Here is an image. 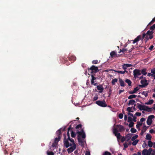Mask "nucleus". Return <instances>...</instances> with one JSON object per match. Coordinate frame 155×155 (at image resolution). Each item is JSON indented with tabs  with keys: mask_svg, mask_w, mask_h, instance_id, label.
I'll use <instances>...</instances> for the list:
<instances>
[{
	"mask_svg": "<svg viewBox=\"0 0 155 155\" xmlns=\"http://www.w3.org/2000/svg\"><path fill=\"white\" fill-rule=\"evenodd\" d=\"M150 30H152V31H153V30L155 29V24L150 27Z\"/></svg>",
	"mask_w": 155,
	"mask_h": 155,
	"instance_id": "obj_41",
	"label": "nucleus"
},
{
	"mask_svg": "<svg viewBox=\"0 0 155 155\" xmlns=\"http://www.w3.org/2000/svg\"><path fill=\"white\" fill-rule=\"evenodd\" d=\"M114 71L116 72H117L118 73H120V74H124V71H116V70H114Z\"/></svg>",
	"mask_w": 155,
	"mask_h": 155,
	"instance_id": "obj_45",
	"label": "nucleus"
},
{
	"mask_svg": "<svg viewBox=\"0 0 155 155\" xmlns=\"http://www.w3.org/2000/svg\"><path fill=\"white\" fill-rule=\"evenodd\" d=\"M142 125V123H140L139 122H137V124L136 125V128L139 130H140V126Z\"/></svg>",
	"mask_w": 155,
	"mask_h": 155,
	"instance_id": "obj_23",
	"label": "nucleus"
},
{
	"mask_svg": "<svg viewBox=\"0 0 155 155\" xmlns=\"http://www.w3.org/2000/svg\"><path fill=\"white\" fill-rule=\"evenodd\" d=\"M92 63L93 64H96L98 63V61L97 60H95L93 61H92Z\"/></svg>",
	"mask_w": 155,
	"mask_h": 155,
	"instance_id": "obj_42",
	"label": "nucleus"
},
{
	"mask_svg": "<svg viewBox=\"0 0 155 155\" xmlns=\"http://www.w3.org/2000/svg\"><path fill=\"white\" fill-rule=\"evenodd\" d=\"M147 108H146L145 111L147 112H151L152 111L153 108H149L148 106H147Z\"/></svg>",
	"mask_w": 155,
	"mask_h": 155,
	"instance_id": "obj_31",
	"label": "nucleus"
},
{
	"mask_svg": "<svg viewBox=\"0 0 155 155\" xmlns=\"http://www.w3.org/2000/svg\"><path fill=\"white\" fill-rule=\"evenodd\" d=\"M125 82L128 84L129 86H130L131 85L132 82L130 80L127 79L125 80Z\"/></svg>",
	"mask_w": 155,
	"mask_h": 155,
	"instance_id": "obj_28",
	"label": "nucleus"
},
{
	"mask_svg": "<svg viewBox=\"0 0 155 155\" xmlns=\"http://www.w3.org/2000/svg\"><path fill=\"white\" fill-rule=\"evenodd\" d=\"M117 127L119 128V130L120 132H122L125 130L124 128V126L122 125H117Z\"/></svg>",
	"mask_w": 155,
	"mask_h": 155,
	"instance_id": "obj_15",
	"label": "nucleus"
},
{
	"mask_svg": "<svg viewBox=\"0 0 155 155\" xmlns=\"http://www.w3.org/2000/svg\"><path fill=\"white\" fill-rule=\"evenodd\" d=\"M136 103L135 101L133 99H131L129 101L128 103L129 105H133Z\"/></svg>",
	"mask_w": 155,
	"mask_h": 155,
	"instance_id": "obj_24",
	"label": "nucleus"
},
{
	"mask_svg": "<svg viewBox=\"0 0 155 155\" xmlns=\"http://www.w3.org/2000/svg\"><path fill=\"white\" fill-rule=\"evenodd\" d=\"M85 155H90V153L89 152L87 151L85 152Z\"/></svg>",
	"mask_w": 155,
	"mask_h": 155,
	"instance_id": "obj_59",
	"label": "nucleus"
},
{
	"mask_svg": "<svg viewBox=\"0 0 155 155\" xmlns=\"http://www.w3.org/2000/svg\"><path fill=\"white\" fill-rule=\"evenodd\" d=\"M76 59V57L74 55L71 56L68 58L69 60L70 61H71V62H73L74 61H75Z\"/></svg>",
	"mask_w": 155,
	"mask_h": 155,
	"instance_id": "obj_16",
	"label": "nucleus"
},
{
	"mask_svg": "<svg viewBox=\"0 0 155 155\" xmlns=\"http://www.w3.org/2000/svg\"><path fill=\"white\" fill-rule=\"evenodd\" d=\"M146 69H143L142 70L141 73V74H142L143 75H145L147 74V73L146 72Z\"/></svg>",
	"mask_w": 155,
	"mask_h": 155,
	"instance_id": "obj_32",
	"label": "nucleus"
},
{
	"mask_svg": "<svg viewBox=\"0 0 155 155\" xmlns=\"http://www.w3.org/2000/svg\"><path fill=\"white\" fill-rule=\"evenodd\" d=\"M138 137V136L137 135H136L134 136L131 138V140L134 141Z\"/></svg>",
	"mask_w": 155,
	"mask_h": 155,
	"instance_id": "obj_36",
	"label": "nucleus"
},
{
	"mask_svg": "<svg viewBox=\"0 0 155 155\" xmlns=\"http://www.w3.org/2000/svg\"><path fill=\"white\" fill-rule=\"evenodd\" d=\"M56 134L58 137L60 136L61 137V129H59L56 132Z\"/></svg>",
	"mask_w": 155,
	"mask_h": 155,
	"instance_id": "obj_26",
	"label": "nucleus"
},
{
	"mask_svg": "<svg viewBox=\"0 0 155 155\" xmlns=\"http://www.w3.org/2000/svg\"><path fill=\"white\" fill-rule=\"evenodd\" d=\"M137 108L140 110H146V108H147V106L144 105L140 104L139 103L137 104Z\"/></svg>",
	"mask_w": 155,
	"mask_h": 155,
	"instance_id": "obj_10",
	"label": "nucleus"
},
{
	"mask_svg": "<svg viewBox=\"0 0 155 155\" xmlns=\"http://www.w3.org/2000/svg\"><path fill=\"white\" fill-rule=\"evenodd\" d=\"M132 135V134H128L126 136V140L127 142L129 141L131 139Z\"/></svg>",
	"mask_w": 155,
	"mask_h": 155,
	"instance_id": "obj_17",
	"label": "nucleus"
},
{
	"mask_svg": "<svg viewBox=\"0 0 155 155\" xmlns=\"http://www.w3.org/2000/svg\"><path fill=\"white\" fill-rule=\"evenodd\" d=\"M112 93V90L111 88L110 87L109 89V91L108 92V94H111Z\"/></svg>",
	"mask_w": 155,
	"mask_h": 155,
	"instance_id": "obj_56",
	"label": "nucleus"
},
{
	"mask_svg": "<svg viewBox=\"0 0 155 155\" xmlns=\"http://www.w3.org/2000/svg\"><path fill=\"white\" fill-rule=\"evenodd\" d=\"M140 83L142 84L139 85V86L141 88H143L147 86L148 84V83L147 82V80L146 79L141 80Z\"/></svg>",
	"mask_w": 155,
	"mask_h": 155,
	"instance_id": "obj_8",
	"label": "nucleus"
},
{
	"mask_svg": "<svg viewBox=\"0 0 155 155\" xmlns=\"http://www.w3.org/2000/svg\"><path fill=\"white\" fill-rule=\"evenodd\" d=\"M118 117L120 119H122L123 117V114L122 113H120L118 116Z\"/></svg>",
	"mask_w": 155,
	"mask_h": 155,
	"instance_id": "obj_50",
	"label": "nucleus"
},
{
	"mask_svg": "<svg viewBox=\"0 0 155 155\" xmlns=\"http://www.w3.org/2000/svg\"><path fill=\"white\" fill-rule=\"evenodd\" d=\"M71 129V125H70L69 127L68 128V132L67 133V139H71V138H70V134L69 133V131Z\"/></svg>",
	"mask_w": 155,
	"mask_h": 155,
	"instance_id": "obj_19",
	"label": "nucleus"
},
{
	"mask_svg": "<svg viewBox=\"0 0 155 155\" xmlns=\"http://www.w3.org/2000/svg\"><path fill=\"white\" fill-rule=\"evenodd\" d=\"M148 145L150 147H151L153 146V143L150 140H149L148 142Z\"/></svg>",
	"mask_w": 155,
	"mask_h": 155,
	"instance_id": "obj_35",
	"label": "nucleus"
},
{
	"mask_svg": "<svg viewBox=\"0 0 155 155\" xmlns=\"http://www.w3.org/2000/svg\"><path fill=\"white\" fill-rule=\"evenodd\" d=\"M60 139H61V137L60 136L58 137H56V138H55V140H54V143L56 145H57L58 144V141L60 140Z\"/></svg>",
	"mask_w": 155,
	"mask_h": 155,
	"instance_id": "obj_22",
	"label": "nucleus"
},
{
	"mask_svg": "<svg viewBox=\"0 0 155 155\" xmlns=\"http://www.w3.org/2000/svg\"><path fill=\"white\" fill-rule=\"evenodd\" d=\"M142 94L143 95H144L145 97H147L148 95V94L147 92H146L145 91H143L142 93Z\"/></svg>",
	"mask_w": 155,
	"mask_h": 155,
	"instance_id": "obj_46",
	"label": "nucleus"
},
{
	"mask_svg": "<svg viewBox=\"0 0 155 155\" xmlns=\"http://www.w3.org/2000/svg\"><path fill=\"white\" fill-rule=\"evenodd\" d=\"M95 103L98 106L102 107H105L107 106L105 101H96Z\"/></svg>",
	"mask_w": 155,
	"mask_h": 155,
	"instance_id": "obj_6",
	"label": "nucleus"
},
{
	"mask_svg": "<svg viewBox=\"0 0 155 155\" xmlns=\"http://www.w3.org/2000/svg\"><path fill=\"white\" fill-rule=\"evenodd\" d=\"M124 90H119V94H120L122 92H124Z\"/></svg>",
	"mask_w": 155,
	"mask_h": 155,
	"instance_id": "obj_60",
	"label": "nucleus"
},
{
	"mask_svg": "<svg viewBox=\"0 0 155 155\" xmlns=\"http://www.w3.org/2000/svg\"><path fill=\"white\" fill-rule=\"evenodd\" d=\"M110 55L111 56V58H114L115 57H118L119 56V55L118 54H117L116 52L115 51H112L110 54Z\"/></svg>",
	"mask_w": 155,
	"mask_h": 155,
	"instance_id": "obj_12",
	"label": "nucleus"
},
{
	"mask_svg": "<svg viewBox=\"0 0 155 155\" xmlns=\"http://www.w3.org/2000/svg\"><path fill=\"white\" fill-rule=\"evenodd\" d=\"M130 131L132 133H135L137 132V130L134 128H131L130 129Z\"/></svg>",
	"mask_w": 155,
	"mask_h": 155,
	"instance_id": "obj_37",
	"label": "nucleus"
},
{
	"mask_svg": "<svg viewBox=\"0 0 155 155\" xmlns=\"http://www.w3.org/2000/svg\"><path fill=\"white\" fill-rule=\"evenodd\" d=\"M130 123L129 124V127H133L134 123L133 122H130Z\"/></svg>",
	"mask_w": 155,
	"mask_h": 155,
	"instance_id": "obj_43",
	"label": "nucleus"
},
{
	"mask_svg": "<svg viewBox=\"0 0 155 155\" xmlns=\"http://www.w3.org/2000/svg\"><path fill=\"white\" fill-rule=\"evenodd\" d=\"M126 137H125L124 136H123L122 138H121V142L122 143H123L124 142V141L126 140Z\"/></svg>",
	"mask_w": 155,
	"mask_h": 155,
	"instance_id": "obj_48",
	"label": "nucleus"
},
{
	"mask_svg": "<svg viewBox=\"0 0 155 155\" xmlns=\"http://www.w3.org/2000/svg\"><path fill=\"white\" fill-rule=\"evenodd\" d=\"M139 89V88L138 87H137L134 89V90L133 91H129V93L130 94L135 93L136 92L138 91Z\"/></svg>",
	"mask_w": 155,
	"mask_h": 155,
	"instance_id": "obj_13",
	"label": "nucleus"
},
{
	"mask_svg": "<svg viewBox=\"0 0 155 155\" xmlns=\"http://www.w3.org/2000/svg\"><path fill=\"white\" fill-rule=\"evenodd\" d=\"M122 66L124 70H125L127 69V68L132 66V65L131 64H124Z\"/></svg>",
	"mask_w": 155,
	"mask_h": 155,
	"instance_id": "obj_18",
	"label": "nucleus"
},
{
	"mask_svg": "<svg viewBox=\"0 0 155 155\" xmlns=\"http://www.w3.org/2000/svg\"><path fill=\"white\" fill-rule=\"evenodd\" d=\"M145 131H144V130L143 129V130H141V133H140L141 135H142L144 133V132Z\"/></svg>",
	"mask_w": 155,
	"mask_h": 155,
	"instance_id": "obj_63",
	"label": "nucleus"
},
{
	"mask_svg": "<svg viewBox=\"0 0 155 155\" xmlns=\"http://www.w3.org/2000/svg\"><path fill=\"white\" fill-rule=\"evenodd\" d=\"M133 120L134 122H136L137 121V117L136 116H134L133 117Z\"/></svg>",
	"mask_w": 155,
	"mask_h": 155,
	"instance_id": "obj_55",
	"label": "nucleus"
},
{
	"mask_svg": "<svg viewBox=\"0 0 155 155\" xmlns=\"http://www.w3.org/2000/svg\"><path fill=\"white\" fill-rule=\"evenodd\" d=\"M96 79V77H95L93 76H92L91 77V85H93L95 86H96L97 84V83H95L94 80Z\"/></svg>",
	"mask_w": 155,
	"mask_h": 155,
	"instance_id": "obj_11",
	"label": "nucleus"
},
{
	"mask_svg": "<svg viewBox=\"0 0 155 155\" xmlns=\"http://www.w3.org/2000/svg\"><path fill=\"white\" fill-rule=\"evenodd\" d=\"M133 73L134 78L135 79L138 78V76L141 74L140 70L138 69H134L133 71Z\"/></svg>",
	"mask_w": 155,
	"mask_h": 155,
	"instance_id": "obj_5",
	"label": "nucleus"
},
{
	"mask_svg": "<svg viewBox=\"0 0 155 155\" xmlns=\"http://www.w3.org/2000/svg\"><path fill=\"white\" fill-rule=\"evenodd\" d=\"M143 155H150V152H149L147 149L143 150L142 152Z\"/></svg>",
	"mask_w": 155,
	"mask_h": 155,
	"instance_id": "obj_14",
	"label": "nucleus"
},
{
	"mask_svg": "<svg viewBox=\"0 0 155 155\" xmlns=\"http://www.w3.org/2000/svg\"><path fill=\"white\" fill-rule=\"evenodd\" d=\"M128 115H129L131 117H133L134 116L133 115V114H132V113H128Z\"/></svg>",
	"mask_w": 155,
	"mask_h": 155,
	"instance_id": "obj_64",
	"label": "nucleus"
},
{
	"mask_svg": "<svg viewBox=\"0 0 155 155\" xmlns=\"http://www.w3.org/2000/svg\"><path fill=\"white\" fill-rule=\"evenodd\" d=\"M146 120V119L144 117L142 118L140 120V121L142 123L143 121H145Z\"/></svg>",
	"mask_w": 155,
	"mask_h": 155,
	"instance_id": "obj_53",
	"label": "nucleus"
},
{
	"mask_svg": "<svg viewBox=\"0 0 155 155\" xmlns=\"http://www.w3.org/2000/svg\"><path fill=\"white\" fill-rule=\"evenodd\" d=\"M117 80H118L117 78H114L111 81L112 85H114L117 82Z\"/></svg>",
	"mask_w": 155,
	"mask_h": 155,
	"instance_id": "obj_29",
	"label": "nucleus"
},
{
	"mask_svg": "<svg viewBox=\"0 0 155 155\" xmlns=\"http://www.w3.org/2000/svg\"><path fill=\"white\" fill-rule=\"evenodd\" d=\"M124 146V148H126L128 147V145L126 143H125L123 144Z\"/></svg>",
	"mask_w": 155,
	"mask_h": 155,
	"instance_id": "obj_47",
	"label": "nucleus"
},
{
	"mask_svg": "<svg viewBox=\"0 0 155 155\" xmlns=\"http://www.w3.org/2000/svg\"><path fill=\"white\" fill-rule=\"evenodd\" d=\"M119 81L120 84V85L122 87H124L125 83L124 81L122 79L119 78Z\"/></svg>",
	"mask_w": 155,
	"mask_h": 155,
	"instance_id": "obj_21",
	"label": "nucleus"
},
{
	"mask_svg": "<svg viewBox=\"0 0 155 155\" xmlns=\"http://www.w3.org/2000/svg\"><path fill=\"white\" fill-rule=\"evenodd\" d=\"M151 72L153 74H155V69L152 70L151 71Z\"/></svg>",
	"mask_w": 155,
	"mask_h": 155,
	"instance_id": "obj_58",
	"label": "nucleus"
},
{
	"mask_svg": "<svg viewBox=\"0 0 155 155\" xmlns=\"http://www.w3.org/2000/svg\"><path fill=\"white\" fill-rule=\"evenodd\" d=\"M152 138V136L149 134H147L146 136V139L147 140H150Z\"/></svg>",
	"mask_w": 155,
	"mask_h": 155,
	"instance_id": "obj_25",
	"label": "nucleus"
},
{
	"mask_svg": "<svg viewBox=\"0 0 155 155\" xmlns=\"http://www.w3.org/2000/svg\"><path fill=\"white\" fill-rule=\"evenodd\" d=\"M82 125L81 124H79L76 126L75 128L77 129L76 132L77 134H78V140L79 142V144L83 146L84 145V143L80 137L79 136H81L82 138L84 139L85 138L86 135L83 129L82 128Z\"/></svg>",
	"mask_w": 155,
	"mask_h": 155,
	"instance_id": "obj_2",
	"label": "nucleus"
},
{
	"mask_svg": "<svg viewBox=\"0 0 155 155\" xmlns=\"http://www.w3.org/2000/svg\"><path fill=\"white\" fill-rule=\"evenodd\" d=\"M103 155H111V154L108 151H105Z\"/></svg>",
	"mask_w": 155,
	"mask_h": 155,
	"instance_id": "obj_44",
	"label": "nucleus"
},
{
	"mask_svg": "<svg viewBox=\"0 0 155 155\" xmlns=\"http://www.w3.org/2000/svg\"><path fill=\"white\" fill-rule=\"evenodd\" d=\"M139 140H135L132 143V144L133 146H135L136 145V144L138 142Z\"/></svg>",
	"mask_w": 155,
	"mask_h": 155,
	"instance_id": "obj_33",
	"label": "nucleus"
},
{
	"mask_svg": "<svg viewBox=\"0 0 155 155\" xmlns=\"http://www.w3.org/2000/svg\"><path fill=\"white\" fill-rule=\"evenodd\" d=\"M114 71V70H113L112 69H107V70H105V71L106 72H109V71Z\"/></svg>",
	"mask_w": 155,
	"mask_h": 155,
	"instance_id": "obj_61",
	"label": "nucleus"
},
{
	"mask_svg": "<svg viewBox=\"0 0 155 155\" xmlns=\"http://www.w3.org/2000/svg\"><path fill=\"white\" fill-rule=\"evenodd\" d=\"M153 102V100L152 99L150 100L148 102H146L145 103V104L149 105L152 104Z\"/></svg>",
	"mask_w": 155,
	"mask_h": 155,
	"instance_id": "obj_30",
	"label": "nucleus"
},
{
	"mask_svg": "<svg viewBox=\"0 0 155 155\" xmlns=\"http://www.w3.org/2000/svg\"><path fill=\"white\" fill-rule=\"evenodd\" d=\"M137 96V95L134 94H132L130 95L128 97V99H131L133 98H135Z\"/></svg>",
	"mask_w": 155,
	"mask_h": 155,
	"instance_id": "obj_27",
	"label": "nucleus"
},
{
	"mask_svg": "<svg viewBox=\"0 0 155 155\" xmlns=\"http://www.w3.org/2000/svg\"><path fill=\"white\" fill-rule=\"evenodd\" d=\"M133 120L132 117H128V120H127L128 122H133Z\"/></svg>",
	"mask_w": 155,
	"mask_h": 155,
	"instance_id": "obj_40",
	"label": "nucleus"
},
{
	"mask_svg": "<svg viewBox=\"0 0 155 155\" xmlns=\"http://www.w3.org/2000/svg\"><path fill=\"white\" fill-rule=\"evenodd\" d=\"M127 51V49L125 48H123L122 49H120V52H119V53H120L121 52H124L125 51Z\"/></svg>",
	"mask_w": 155,
	"mask_h": 155,
	"instance_id": "obj_38",
	"label": "nucleus"
},
{
	"mask_svg": "<svg viewBox=\"0 0 155 155\" xmlns=\"http://www.w3.org/2000/svg\"><path fill=\"white\" fill-rule=\"evenodd\" d=\"M118 131L116 128H114L113 130V133L115 135V136L117 137L118 140H120L121 136L120 133H118Z\"/></svg>",
	"mask_w": 155,
	"mask_h": 155,
	"instance_id": "obj_7",
	"label": "nucleus"
},
{
	"mask_svg": "<svg viewBox=\"0 0 155 155\" xmlns=\"http://www.w3.org/2000/svg\"><path fill=\"white\" fill-rule=\"evenodd\" d=\"M141 114V113L140 112H136V114H135V115L136 116H140Z\"/></svg>",
	"mask_w": 155,
	"mask_h": 155,
	"instance_id": "obj_54",
	"label": "nucleus"
},
{
	"mask_svg": "<svg viewBox=\"0 0 155 155\" xmlns=\"http://www.w3.org/2000/svg\"><path fill=\"white\" fill-rule=\"evenodd\" d=\"M71 136L72 137H75L76 136V134L75 132H74L73 131L71 130Z\"/></svg>",
	"mask_w": 155,
	"mask_h": 155,
	"instance_id": "obj_34",
	"label": "nucleus"
},
{
	"mask_svg": "<svg viewBox=\"0 0 155 155\" xmlns=\"http://www.w3.org/2000/svg\"><path fill=\"white\" fill-rule=\"evenodd\" d=\"M153 31L149 30L147 31L146 34L143 33L142 37L140 35L137 36V37L133 40V43L134 44L140 40H143L145 37L146 39V42H147L149 40V39H151L153 38Z\"/></svg>",
	"mask_w": 155,
	"mask_h": 155,
	"instance_id": "obj_3",
	"label": "nucleus"
},
{
	"mask_svg": "<svg viewBox=\"0 0 155 155\" xmlns=\"http://www.w3.org/2000/svg\"><path fill=\"white\" fill-rule=\"evenodd\" d=\"M154 117V116L152 115L149 116L147 121V123L148 125H150L152 123V119Z\"/></svg>",
	"mask_w": 155,
	"mask_h": 155,
	"instance_id": "obj_9",
	"label": "nucleus"
},
{
	"mask_svg": "<svg viewBox=\"0 0 155 155\" xmlns=\"http://www.w3.org/2000/svg\"><path fill=\"white\" fill-rule=\"evenodd\" d=\"M87 69L88 71H91V73L94 72V73H97L99 71L98 69V67L94 65L91 66V67L89 68H88Z\"/></svg>",
	"mask_w": 155,
	"mask_h": 155,
	"instance_id": "obj_4",
	"label": "nucleus"
},
{
	"mask_svg": "<svg viewBox=\"0 0 155 155\" xmlns=\"http://www.w3.org/2000/svg\"><path fill=\"white\" fill-rule=\"evenodd\" d=\"M148 127H147L146 125H145V124H143V129L144 130V131H146V130H147V128Z\"/></svg>",
	"mask_w": 155,
	"mask_h": 155,
	"instance_id": "obj_52",
	"label": "nucleus"
},
{
	"mask_svg": "<svg viewBox=\"0 0 155 155\" xmlns=\"http://www.w3.org/2000/svg\"><path fill=\"white\" fill-rule=\"evenodd\" d=\"M97 88L98 90L100 91L99 93L102 92L104 90V88L102 86L97 85Z\"/></svg>",
	"mask_w": 155,
	"mask_h": 155,
	"instance_id": "obj_20",
	"label": "nucleus"
},
{
	"mask_svg": "<svg viewBox=\"0 0 155 155\" xmlns=\"http://www.w3.org/2000/svg\"><path fill=\"white\" fill-rule=\"evenodd\" d=\"M98 96L97 95H96L94 96V97L93 98V100L94 101H96L98 99Z\"/></svg>",
	"mask_w": 155,
	"mask_h": 155,
	"instance_id": "obj_51",
	"label": "nucleus"
},
{
	"mask_svg": "<svg viewBox=\"0 0 155 155\" xmlns=\"http://www.w3.org/2000/svg\"><path fill=\"white\" fill-rule=\"evenodd\" d=\"M127 115H124V120H127Z\"/></svg>",
	"mask_w": 155,
	"mask_h": 155,
	"instance_id": "obj_62",
	"label": "nucleus"
},
{
	"mask_svg": "<svg viewBox=\"0 0 155 155\" xmlns=\"http://www.w3.org/2000/svg\"><path fill=\"white\" fill-rule=\"evenodd\" d=\"M47 154L48 155H54V153L52 152H47Z\"/></svg>",
	"mask_w": 155,
	"mask_h": 155,
	"instance_id": "obj_49",
	"label": "nucleus"
},
{
	"mask_svg": "<svg viewBox=\"0 0 155 155\" xmlns=\"http://www.w3.org/2000/svg\"><path fill=\"white\" fill-rule=\"evenodd\" d=\"M64 146L67 148L71 146L70 148L67 149L68 153H70L76 148L75 143L74 142V139H67V137L65 134H64Z\"/></svg>",
	"mask_w": 155,
	"mask_h": 155,
	"instance_id": "obj_1",
	"label": "nucleus"
},
{
	"mask_svg": "<svg viewBox=\"0 0 155 155\" xmlns=\"http://www.w3.org/2000/svg\"><path fill=\"white\" fill-rule=\"evenodd\" d=\"M132 107H128L127 109V110L129 112V113L130 112H133V111L132 110Z\"/></svg>",
	"mask_w": 155,
	"mask_h": 155,
	"instance_id": "obj_39",
	"label": "nucleus"
},
{
	"mask_svg": "<svg viewBox=\"0 0 155 155\" xmlns=\"http://www.w3.org/2000/svg\"><path fill=\"white\" fill-rule=\"evenodd\" d=\"M153 47H154V46L153 45H151L150 46V48H149V49L150 50V51H151L152 49H153Z\"/></svg>",
	"mask_w": 155,
	"mask_h": 155,
	"instance_id": "obj_57",
	"label": "nucleus"
}]
</instances>
